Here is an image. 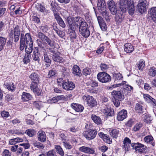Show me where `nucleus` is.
Wrapping results in <instances>:
<instances>
[{
    "label": "nucleus",
    "mask_w": 156,
    "mask_h": 156,
    "mask_svg": "<svg viewBox=\"0 0 156 156\" xmlns=\"http://www.w3.org/2000/svg\"><path fill=\"white\" fill-rule=\"evenodd\" d=\"M47 52H48L51 55L53 54H56V51L55 50V48H46Z\"/></svg>",
    "instance_id": "obj_50"
},
{
    "label": "nucleus",
    "mask_w": 156,
    "mask_h": 156,
    "mask_svg": "<svg viewBox=\"0 0 156 156\" xmlns=\"http://www.w3.org/2000/svg\"><path fill=\"white\" fill-rule=\"evenodd\" d=\"M56 32L57 34L61 37H63L65 35V33L62 31H61L60 30H57Z\"/></svg>",
    "instance_id": "obj_64"
},
{
    "label": "nucleus",
    "mask_w": 156,
    "mask_h": 156,
    "mask_svg": "<svg viewBox=\"0 0 156 156\" xmlns=\"http://www.w3.org/2000/svg\"><path fill=\"white\" fill-rule=\"evenodd\" d=\"M74 22L78 23V24H80L83 20L82 18L80 17H76L74 18Z\"/></svg>",
    "instance_id": "obj_57"
},
{
    "label": "nucleus",
    "mask_w": 156,
    "mask_h": 156,
    "mask_svg": "<svg viewBox=\"0 0 156 156\" xmlns=\"http://www.w3.org/2000/svg\"><path fill=\"white\" fill-rule=\"evenodd\" d=\"M55 148L57 153L62 156L64 155V152L61 146L58 145H56Z\"/></svg>",
    "instance_id": "obj_37"
},
{
    "label": "nucleus",
    "mask_w": 156,
    "mask_h": 156,
    "mask_svg": "<svg viewBox=\"0 0 156 156\" xmlns=\"http://www.w3.org/2000/svg\"><path fill=\"white\" fill-rule=\"evenodd\" d=\"M145 61L143 60H140L137 64V66L140 70H142L145 66Z\"/></svg>",
    "instance_id": "obj_48"
},
{
    "label": "nucleus",
    "mask_w": 156,
    "mask_h": 156,
    "mask_svg": "<svg viewBox=\"0 0 156 156\" xmlns=\"http://www.w3.org/2000/svg\"><path fill=\"white\" fill-rule=\"evenodd\" d=\"M1 114L2 117L5 118H7L9 115V112L5 111H2Z\"/></svg>",
    "instance_id": "obj_63"
},
{
    "label": "nucleus",
    "mask_w": 156,
    "mask_h": 156,
    "mask_svg": "<svg viewBox=\"0 0 156 156\" xmlns=\"http://www.w3.org/2000/svg\"><path fill=\"white\" fill-rule=\"evenodd\" d=\"M38 47L39 48L37 47L35 48V51H38L41 54H44V52H46V50L43 44H39Z\"/></svg>",
    "instance_id": "obj_29"
},
{
    "label": "nucleus",
    "mask_w": 156,
    "mask_h": 156,
    "mask_svg": "<svg viewBox=\"0 0 156 156\" xmlns=\"http://www.w3.org/2000/svg\"><path fill=\"white\" fill-rule=\"evenodd\" d=\"M29 77L32 80L35 81V82H39V76L35 72L32 73L30 76Z\"/></svg>",
    "instance_id": "obj_30"
},
{
    "label": "nucleus",
    "mask_w": 156,
    "mask_h": 156,
    "mask_svg": "<svg viewBox=\"0 0 156 156\" xmlns=\"http://www.w3.org/2000/svg\"><path fill=\"white\" fill-rule=\"evenodd\" d=\"M97 133V131L96 129H90L84 132V136L87 140H90L95 137Z\"/></svg>",
    "instance_id": "obj_9"
},
{
    "label": "nucleus",
    "mask_w": 156,
    "mask_h": 156,
    "mask_svg": "<svg viewBox=\"0 0 156 156\" xmlns=\"http://www.w3.org/2000/svg\"><path fill=\"white\" fill-rule=\"evenodd\" d=\"M91 70L89 68H85L83 69V74L86 76L90 75L91 73Z\"/></svg>",
    "instance_id": "obj_54"
},
{
    "label": "nucleus",
    "mask_w": 156,
    "mask_h": 156,
    "mask_svg": "<svg viewBox=\"0 0 156 156\" xmlns=\"http://www.w3.org/2000/svg\"><path fill=\"white\" fill-rule=\"evenodd\" d=\"M38 82H39L32 81L30 86V88L31 90L33 91V92L38 96L41 94L40 90L37 86Z\"/></svg>",
    "instance_id": "obj_13"
},
{
    "label": "nucleus",
    "mask_w": 156,
    "mask_h": 156,
    "mask_svg": "<svg viewBox=\"0 0 156 156\" xmlns=\"http://www.w3.org/2000/svg\"><path fill=\"white\" fill-rule=\"evenodd\" d=\"M33 144L35 147L39 149H43L44 147L42 144L37 141H34Z\"/></svg>",
    "instance_id": "obj_41"
},
{
    "label": "nucleus",
    "mask_w": 156,
    "mask_h": 156,
    "mask_svg": "<svg viewBox=\"0 0 156 156\" xmlns=\"http://www.w3.org/2000/svg\"><path fill=\"white\" fill-rule=\"evenodd\" d=\"M47 156H56L55 155V152L53 150L46 152Z\"/></svg>",
    "instance_id": "obj_62"
},
{
    "label": "nucleus",
    "mask_w": 156,
    "mask_h": 156,
    "mask_svg": "<svg viewBox=\"0 0 156 156\" xmlns=\"http://www.w3.org/2000/svg\"><path fill=\"white\" fill-rule=\"evenodd\" d=\"M119 8L121 11L126 12L128 9L129 14L133 15L135 12L133 0H119Z\"/></svg>",
    "instance_id": "obj_2"
},
{
    "label": "nucleus",
    "mask_w": 156,
    "mask_h": 156,
    "mask_svg": "<svg viewBox=\"0 0 156 156\" xmlns=\"http://www.w3.org/2000/svg\"><path fill=\"white\" fill-rule=\"evenodd\" d=\"M91 118L93 121L98 125L101 124L102 123V121L100 117L95 115H92Z\"/></svg>",
    "instance_id": "obj_24"
},
{
    "label": "nucleus",
    "mask_w": 156,
    "mask_h": 156,
    "mask_svg": "<svg viewBox=\"0 0 156 156\" xmlns=\"http://www.w3.org/2000/svg\"><path fill=\"white\" fill-rule=\"evenodd\" d=\"M6 39L5 38L0 37V51L2 50L5 45Z\"/></svg>",
    "instance_id": "obj_35"
},
{
    "label": "nucleus",
    "mask_w": 156,
    "mask_h": 156,
    "mask_svg": "<svg viewBox=\"0 0 156 156\" xmlns=\"http://www.w3.org/2000/svg\"><path fill=\"white\" fill-rule=\"evenodd\" d=\"M73 73L77 76H80L81 74V70L79 66L77 65H74L73 68Z\"/></svg>",
    "instance_id": "obj_28"
},
{
    "label": "nucleus",
    "mask_w": 156,
    "mask_h": 156,
    "mask_svg": "<svg viewBox=\"0 0 156 156\" xmlns=\"http://www.w3.org/2000/svg\"><path fill=\"white\" fill-rule=\"evenodd\" d=\"M135 111L140 115L144 113V109L140 104L137 103L135 108Z\"/></svg>",
    "instance_id": "obj_23"
},
{
    "label": "nucleus",
    "mask_w": 156,
    "mask_h": 156,
    "mask_svg": "<svg viewBox=\"0 0 156 156\" xmlns=\"http://www.w3.org/2000/svg\"><path fill=\"white\" fill-rule=\"evenodd\" d=\"M97 5L98 7L100 8V9L104 8L106 5L105 0H98Z\"/></svg>",
    "instance_id": "obj_40"
},
{
    "label": "nucleus",
    "mask_w": 156,
    "mask_h": 156,
    "mask_svg": "<svg viewBox=\"0 0 156 156\" xmlns=\"http://www.w3.org/2000/svg\"><path fill=\"white\" fill-rule=\"evenodd\" d=\"M144 140L146 142L151 144L153 146H154V142L153 138L152 136L150 135L146 136L144 138Z\"/></svg>",
    "instance_id": "obj_26"
},
{
    "label": "nucleus",
    "mask_w": 156,
    "mask_h": 156,
    "mask_svg": "<svg viewBox=\"0 0 156 156\" xmlns=\"http://www.w3.org/2000/svg\"><path fill=\"white\" fill-rule=\"evenodd\" d=\"M44 56V62L46 63L45 65V66L48 67L49 66L51 63V60L49 58L47 52H44L43 54Z\"/></svg>",
    "instance_id": "obj_21"
},
{
    "label": "nucleus",
    "mask_w": 156,
    "mask_h": 156,
    "mask_svg": "<svg viewBox=\"0 0 156 156\" xmlns=\"http://www.w3.org/2000/svg\"><path fill=\"white\" fill-rule=\"evenodd\" d=\"M43 42L50 47H53L55 46V42L50 39L48 37H46Z\"/></svg>",
    "instance_id": "obj_27"
},
{
    "label": "nucleus",
    "mask_w": 156,
    "mask_h": 156,
    "mask_svg": "<svg viewBox=\"0 0 156 156\" xmlns=\"http://www.w3.org/2000/svg\"><path fill=\"white\" fill-rule=\"evenodd\" d=\"M102 15L105 18L106 21L109 22L110 21L109 16L108 12L106 10L102 12Z\"/></svg>",
    "instance_id": "obj_45"
},
{
    "label": "nucleus",
    "mask_w": 156,
    "mask_h": 156,
    "mask_svg": "<svg viewBox=\"0 0 156 156\" xmlns=\"http://www.w3.org/2000/svg\"><path fill=\"white\" fill-rule=\"evenodd\" d=\"M39 28L43 33H46L48 30V26L46 24H42L40 26Z\"/></svg>",
    "instance_id": "obj_43"
},
{
    "label": "nucleus",
    "mask_w": 156,
    "mask_h": 156,
    "mask_svg": "<svg viewBox=\"0 0 156 156\" xmlns=\"http://www.w3.org/2000/svg\"><path fill=\"white\" fill-rule=\"evenodd\" d=\"M38 140L41 142H44L46 140V136L45 133L42 131H39L37 133Z\"/></svg>",
    "instance_id": "obj_16"
},
{
    "label": "nucleus",
    "mask_w": 156,
    "mask_h": 156,
    "mask_svg": "<svg viewBox=\"0 0 156 156\" xmlns=\"http://www.w3.org/2000/svg\"><path fill=\"white\" fill-rule=\"evenodd\" d=\"M80 34L85 38L88 37L90 35V32L87 29H83L79 30Z\"/></svg>",
    "instance_id": "obj_22"
},
{
    "label": "nucleus",
    "mask_w": 156,
    "mask_h": 156,
    "mask_svg": "<svg viewBox=\"0 0 156 156\" xmlns=\"http://www.w3.org/2000/svg\"><path fill=\"white\" fill-rule=\"evenodd\" d=\"M103 139L105 142L109 144L112 142L111 139H110L109 136L108 135L105 134Z\"/></svg>",
    "instance_id": "obj_56"
},
{
    "label": "nucleus",
    "mask_w": 156,
    "mask_h": 156,
    "mask_svg": "<svg viewBox=\"0 0 156 156\" xmlns=\"http://www.w3.org/2000/svg\"><path fill=\"white\" fill-rule=\"evenodd\" d=\"M37 10L41 12H44L46 8L45 6L41 4H39L37 7Z\"/></svg>",
    "instance_id": "obj_51"
},
{
    "label": "nucleus",
    "mask_w": 156,
    "mask_h": 156,
    "mask_svg": "<svg viewBox=\"0 0 156 156\" xmlns=\"http://www.w3.org/2000/svg\"><path fill=\"white\" fill-rule=\"evenodd\" d=\"M124 50L127 53H131L134 50L133 45L129 43L125 44L124 46Z\"/></svg>",
    "instance_id": "obj_19"
},
{
    "label": "nucleus",
    "mask_w": 156,
    "mask_h": 156,
    "mask_svg": "<svg viewBox=\"0 0 156 156\" xmlns=\"http://www.w3.org/2000/svg\"><path fill=\"white\" fill-rule=\"evenodd\" d=\"M63 143L64 146L67 149H71L72 148V146L70 145L69 143L65 141H63Z\"/></svg>",
    "instance_id": "obj_58"
},
{
    "label": "nucleus",
    "mask_w": 156,
    "mask_h": 156,
    "mask_svg": "<svg viewBox=\"0 0 156 156\" xmlns=\"http://www.w3.org/2000/svg\"><path fill=\"white\" fill-rule=\"evenodd\" d=\"M152 120V119L151 116L148 114H146L144 116V121L147 123H150Z\"/></svg>",
    "instance_id": "obj_46"
},
{
    "label": "nucleus",
    "mask_w": 156,
    "mask_h": 156,
    "mask_svg": "<svg viewBox=\"0 0 156 156\" xmlns=\"http://www.w3.org/2000/svg\"><path fill=\"white\" fill-rule=\"evenodd\" d=\"M111 135L113 138H117L119 134V129H114L110 130Z\"/></svg>",
    "instance_id": "obj_25"
},
{
    "label": "nucleus",
    "mask_w": 156,
    "mask_h": 156,
    "mask_svg": "<svg viewBox=\"0 0 156 156\" xmlns=\"http://www.w3.org/2000/svg\"><path fill=\"white\" fill-rule=\"evenodd\" d=\"M6 87L9 90L12 91L15 90L16 87L13 83H6Z\"/></svg>",
    "instance_id": "obj_36"
},
{
    "label": "nucleus",
    "mask_w": 156,
    "mask_h": 156,
    "mask_svg": "<svg viewBox=\"0 0 156 156\" xmlns=\"http://www.w3.org/2000/svg\"><path fill=\"white\" fill-rule=\"evenodd\" d=\"M67 21L69 25V29L72 31H75L76 29L79 28L78 24L75 22H74L72 18L71 17L69 16L67 19Z\"/></svg>",
    "instance_id": "obj_10"
},
{
    "label": "nucleus",
    "mask_w": 156,
    "mask_h": 156,
    "mask_svg": "<svg viewBox=\"0 0 156 156\" xmlns=\"http://www.w3.org/2000/svg\"><path fill=\"white\" fill-rule=\"evenodd\" d=\"M21 99L24 101H28L31 99L32 97L29 93L23 92L21 96Z\"/></svg>",
    "instance_id": "obj_20"
},
{
    "label": "nucleus",
    "mask_w": 156,
    "mask_h": 156,
    "mask_svg": "<svg viewBox=\"0 0 156 156\" xmlns=\"http://www.w3.org/2000/svg\"><path fill=\"white\" fill-rule=\"evenodd\" d=\"M25 133L30 137H33L36 135V131L34 129H29L27 130Z\"/></svg>",
    "instance_id": "obj_31"
},
{
    "label": "nucleus",
    "mask_w": 156,
    "mask_h": 156,
    "mask_svg": "<svg viewBox=\"0 0 156 156\" xmlns=\"http://www.w3.org/2000/svg\"><path fill=\"white\" fill-rule=\"evenodd\" d=\"M131 146L133 147V148H134V147H141V148H143L144 147V145L141 144H140L139 143H132L131 144Z\"/></svg>",
    "instance_id": "obj_60"
},
{
    "label": "nucleus",
    "mask_w": 156,
    "mask_h": 156,
    "mask_svg": "<svg viewBox=\"0 0 156 156\" xmlns=\"http://www.w3.org/2000/svg\"><path fill=\"white\" fill-rule=\"evenodd\" d=\"M147 4L146 0H139L137 5L138 11L141 13L145 12L147 10Z\"/></svg>",
    "instance_id": "obj_8"
},
{
    "label": "nucleus",
    "mask_w": 156,
    "mask_h": 156,
    "mask_svg": "<svg viewBox=\"0 0 156 156\" xmlns=\"http://www.w3.org/2000/svg\"><path fill=\"white\" fill-rule=\"evenodd\" d=\"M148 75L152 77H154L156 75V69L154 67H152L149 69Z\"/></svg>",
    "instance_id": "obj_39"
},
{
    "label": "nucleus",
    "mask_w": 156,
    "mask_h": 156,
    "mask_svg": "<svg viewBox=\"0 0 156 156\" xmlns=\"http://www.w3.org/2000/svg\"><path fill=\"white\" fill-rule=\"evenodd\" d=\"M58 84L59 83H62V87L66 90H72L75 87V85L71 81L64 80L63 79H59L57 80ZM60 85V84H59Z\"/></svg>",
    "instance_id": "obj_4"
},
{
    "label": "nucleus",
    "mask_w": 156,
    "mask_h": 156,
    "mask_svg": "<svg viewBox=\"0 0 156 156\" xmlns=\"http://www.w3.org/2000/svg\"><path fill=\"white\" fill-rule=\"evenodd\" d=\"M125 12H122L121 10L119 11L115 15V19L117 24H119L124 20Z\"/></svg>",
    "instance_id": "obj_11"
},
{
    "label": "nucleus",
    "mask_w": 156,
    "mask_h": 156,
    "mask_svg": "<svg viewBox=\"0 0 156 156\" xmlns=\"http://www.w3.org/2000/svg\"><path fill=\"white\" fill-rule=\"evenodd\" d=\"M36 36L38 38L41 39L42 41H44V40L47 37L43 33L41 32H37V34Z\"/></svg>",
    "instance_id": "obj_42"
},
{
    "label": "nucleus",
    "mask_w": 156,
    "mask_h": 156,
    "mask_svg": "<svg viewBox=\"0 0 156 156\" xmlns=\"http://www.w3.org/2000/svg\"><path fill=\"white\" fill-rule=\"evenodd\" d=\"M33 42L30 34L27 33L24 35L21 34L20 35V49L23 50L25 47L26 53L31 54L33 50Z\"/></svg>",
    "instance_id": "obj_1"
},
{
    "label": "nucleus",
    "mask_w": 156,
    "mask_h": 156,
    "mask_svg": "<svg viewBox=\"0 0 156 156\" xmlns=\"http://www.w3.org/2000/svg\"><path fill=\"white\" fill-rule=\"evenodd\" d=\"M111 13L113 15H116L117 13L118 9L116 6H115L113 7H112L109 9Z\"/></svg>",
    "instance_id": "obj_53"
},
{
    "label": "nucleus",
    "mask_w": 156,
    "mask_h": 156,
    "mask_svg": "<svg viewBox=\"0 0 156 156\" xmlns=\"http://www.w3.org/2000/svg\"><path fill=\"white\" fill-rule=\"evenodd\" d=\"M20 27L18 25L16 26L14 28L13 30H12L9 33L11 36L14 35V41L17 42L19 39L20 35Z\"/></svg>",
    "instance_id": "obj_7"
},
{
    "label": "nucleus",
    "mask_w": 156,
    "mask_h": 156,
    "mask_svg": "<svg viewBox=\"0 0 156 156\" xmlns=\"http://www.w3.org/2000/svg\"><path fill=\"white\" fill-rule=\"evenodd\" d=\"M88 86L94 87L98 86V83L92 80H90L86 83Z\"/></svg>",
    "instance_id": "obj_38"
},
{
    "label": "nucleus",
    "mask_w": 156,
    "mask_h": 156,
    "mask_svg": "<svg viewBox=\"0 0 156 156\" xmlns=\"http://www.w3.org/2000/svg\"><path fill=\"white\" fill-rule=\"evenodd\" d=\"M83 100L87 102L88 105L91 107H95L97 104L95 99L92 96L85 95L82 97Z\"/></svg>",
    "instance_id": "obj_6"
},
{
    "label": "nucleus",
    "mask_w": 156,
    "mask_h": 156,
    "mask_svg": "<svg viewBox=\"0 0 156 156\" xmlns=\"http://www.w3.org/2000/svg\"><path fill=\"white\" fill-rule=\"evenodd\" d=\"M56 74V71L53 69L50 70L48 72V77L49 78L51 77L54 76Z\"/></svg>",
    "instance_id": "obj_59"
},
{
    "label": "nucleus",
    "mask_w": 156,
    "mask_h": 156,
    "mask_svg": "<svg viewBox=\"0 0 156 156\" xmlns=\"http://www.w3.org/2000/svg\"><path fill=\"white\" fill-rule=\"evenodd\" d=\"M79 26V30L83 29H86L87 28V24L86 22L83 20V21L80 23Z\"/></svg>",
    "instance_id": "obj_44"
},
{
    "label": "nucleus",
    "mask_w": 156,
    "mask_h": 156,
    "mask_svg": "<svg viewBox=\"0 0 156 156\" xmlns=\"http://www.w3.org/2000/svg\"><path fill=\"white\" fill-rule=\"evenodd\" d=\"M104 112L105 115L109 116H112L114 114L113 110L109 108L105 109Z\"/></svg>",
    "instance_id": "obj_33"
},
{
    "label": "nucleus",
    "mask_w": 156,
    "mask_h": 156,
    "mask_svg": "<svg viewBox=\"0 0 156 156\" xmlns=\"http://www.w3.org/2000/svg\"><path fill=\"white\" fill-rule=\"evenodd\" d=\"M52 58L54 61L57 62H61L63 61L62 57L58 55H53Z\"/></svg>",
    "instance_id": "obj_32"
},
{
    "label": "nucleus",
    "mask_w": 156,
    "mask_h": 156,
    "mask_svg": "<svg viewBox=\"0 0 156 156\" xmlns=\"http://www.w3.org/2000/svg\"><path fill=\"white\" fill-rule=\"evenodd\" d=\"M41 53L39 52L38 51H33V55L32 56V58L36 62L39 63L40 61L39 56Z\"/></svg>",
    "instance_id": "obj_17"
},
{
    "label": "nucleus",
    "mask_w": 156,
    "mask_h": 156,
    "mask_svg": "<svg viewBox=\"0 0 156 156\" xmlns=\"http://www.w3.org/2000/svg\"><path fill=\"white\" fill-rule=\"evenodd\" d=\"M108 149V148L107 146L105 145L100 146L99 147V149L102 152H105Z\"/></svg>",
    "instance_id": "obj_61"
},
{
    "label": "nucleus",
    "mask_w": 156,
    "mask_h": 156,
    "mask_svg": "<svg viewBox=\"0 0 156 156\" xmlns=\"http://www.w3.org/2000/svg\"><path fill=\"white\" fill-rule=\"evenodd\" d=\"M97 78L99 81L103 83L109 82L111 80V76L105 72L99 73L97 75Z\"/></svg>",
    "instance_id": "obj_5"
},
{
    "label": "nucleus",
    "mask_w": 156,
    "mask_h": 156,
    "mask_svg": "<svg viewBox=\"0 0 156 156\" xmlns=\"http://www.w3.org/2000/svg\"><path fill=\"white\" fill-rule=\"evenodd\" d=\"M112 96V102L116 107H118L120 105V101H122L124 98V96L119 91H113L111 93Z\"/></svg>",
    "instance_id": "obj_3"
},
{
    "label": "nucleus",
    "mask_w": 156,
    "mask_h": 156,
    "mask_svg": "<svg viewBox=\"0 0 156 156\" xmlns=\"http://www.w3.org/2000/svg\"><path fill=\"white\" fill-rule=\"evenodd\" d=\"M101 69L103 71H106L109 68V65L104 63H101L100 65Z\"/></svg>",
    "instance_id": "obj_47"
},
{
    "label": "nucleus",
    "mask_w": 156,
    "mask_h": 156,
    "mask_svg": "<svg viewBox=\"0 0 156 156\" xmlns=\"http://www.w3.org/2000/svg\"><path fill=\"white\" fill-rule=\"evenodd\" d=\"M143 125L141 123H137L133 128V130L135 131H138L142 126Z\"/></svg>",
    "instance_id": "obj_55"
},
{
    "label": "nucleus",
    "mask_w": 156,
    "mask_h": 156,
    "mask_svg": "<svg viewBox=\"0 0 156 156\" xmlns=\"http://www.w3.org/2000/svg\"><path fill=\"white\" fill-rule=\"evenodd\" d=\"M127 112L126 110L123 109L120 111L118 114L117 119L118 121H122L127 117Z\"/></svg>",
    "instance_id": "obj_14"
},
{
    "label": "nucleus",
    "mask_w": 156,
    "mask_h": 156,
    "mask_svg": "<svg viewBox=\"0 0 156 156\" xmlns=\"http://www.w3.org/2000/svg\"><path fill=\"white\" fill-rule=\"evenodd\" d=\"M72 108L77 112H81L83 111L84 108L80 104L73 103L71 104Z\"/></svg>",
    "instance_id": "obj_18"
},
{
    "label": "nucleus",
    "mask_w": 156,
    "mask_h": 156,
    "mask_svg": "<svg viewBox=\"0 0 156 156\" xmlns=\"http://www.w3.org/2000/svg\"><path fill=\"white\" fill-rule=\"evenodd\" d=\"M148 17L151 18L154 22H156V7L150 9L148 11Z\"/></svg>",
    "instance_id": "obj_12"
},
{
    "label": "nucleus",
    "mask_w": 156,
    "mask_h": 156,
    "mask_svg": "<svg viewBox=\"0 0 156 156\" xmlns=\"http://www.w3.org/2000/svg\"><path fill=\"white\" fill-rule=\"evenodd\" d=\"M79 151L81 152L89 154H94V149L83 146L79 148Z\"/></svg>",
    "instance_id": "obj_15"
},
{
    "label": "nucleus",
    "mask_w": 156,
    "mask_h": 156,
    "mask_svg": "<svg viewBox=\"0 0 156 156\" xmlns=\"http://www.w3.org/2000/svg\"><path fill=\"white\" fill-rule=\"evenodd\" d=\"M42 102L39 101H35L33 102V105L39 109L42 106Z\"/></svg>",
    "instance_id": "obj_52"
},
{
    "label": "nucleus",
    "mask_w": 156,
    "mask_h": 156,
    "mask_svg": "<svg viewBox=\"0 0 156 156\" xmlns=\"http://www.w3.org/2000/svg\"><path fill=\"white\" fill-rule=\"evenodd\" d=\"M113 78L115 80V81H116L118 80H121L122 78V76L121 74L119 73H115L114 75Z\"/></svg>",
    "instance_id": "obj_49"
},
{
    "label": "nucleus",
    "mask_w": 156,
    "mask_h": 156,
    "mask_svg": "<svg viewBox=\"0 0 156 156\" xmlns=\"http://www.w3.org/2000/svg\"><path fill=\"white\" fill-rule=\"evenodd\" d=\"M31 56V54H28L26 53L23 59V62L24 63L27 64L30 62V58Z\"/></svg>",
    "instance_id": "obj_34"
}]
</instances>
